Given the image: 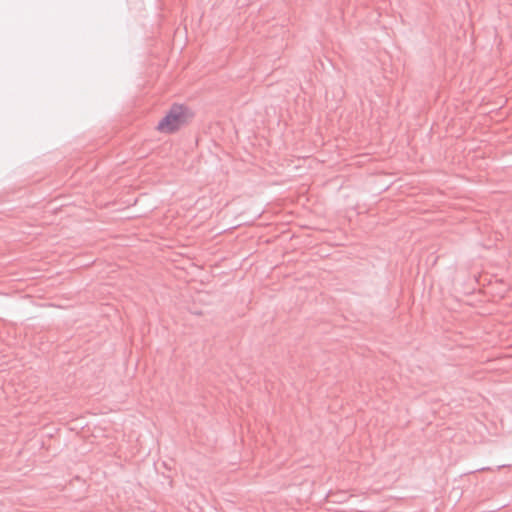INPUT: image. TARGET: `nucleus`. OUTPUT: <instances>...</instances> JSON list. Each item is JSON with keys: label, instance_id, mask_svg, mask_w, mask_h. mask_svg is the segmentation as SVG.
Masks as SVG:
<instances>
[{"label": "nucleus", "instance_id": "1", "mask_svg": "<svg viewBox=\"0 0 512 512\" xmlns=\"http://www.w3.org/2000/svg\"><path fill=\"white\" fill-rule=\"evenodd\" d=\"M190 115L189 109L184 105L173 104L156 128L161 133H174L187 123Z\"/></svg>", "mask_w": 512, "mask_h": 512}]
</instances>
